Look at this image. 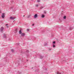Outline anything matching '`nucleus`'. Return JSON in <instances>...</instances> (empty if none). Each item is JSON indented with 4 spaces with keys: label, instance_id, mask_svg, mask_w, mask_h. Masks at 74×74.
I'll return each mask as SVG.
<instances>
[{
    "label": "nucleus",
    "instance_id": "nucleus-19",
    "mask_svg": "<svg viewBox=\"0 0 74 74\" xmlns=\"http://www.w3.org/2000/svg\"><path fill=\"white\" fill-rule=\"evenodd\" d=\"M11 51H12V52H14V49H11Z\"/></svg>",
    "mask_w": 74,
    "mask_h": 74
},
{
    "label": "nucleus",
    "instance_id": "nucleus-4",
    "mask_svg": "<svg viewBox=\"0 0 74 74\" xmlns=\"http://www.w3.org/2000/svg\"><path fill=\"white\" fill-rule=\"evenodd\" d=\"M21 35L22 37H23L25 36V33H21Z\"/></svg>",
    "mask_w": 74,
    "mask_h": 74
},
{
    "label": "nucleus",
    "instance_id": "nucleus-8",
    "mask_svg": "<svg viewBox=\"0 0 74 74\" xmlns=\"http://www.w3.org/2000/svg\"><path fill=\"white\" fill-rule=\"evenodd\" d=\"M19 33L20 34H22V31L21 30H20V31H19Z\"/></svg>",
    "mask_w": 74,
    "mask_h": 74
},
{
    "label": "nucleus",
    "instance_id": "nucleus-31",
    "mask_svg": "<svg viewBox=\"0 0 74 74\" xmlns=\"http://www.w3.org/2000/svg\"><path fill=\"white\" fill-rule=\"evenodd\" d=\"M24 16V17L25 16V15H24V16Z\"/></svg>",
    "mask_w": 74,
    "mask_h": 74
},
{
    "label": "nucleus",
    "instance_id": "nucleus-34",
    "mask_svg": "<svg viewBox=\"0 0 74 74\" xmlns=\"http://www.w3.org/2000/svg\"><path fill=\"white\" fill-rule=\"evenodd\" d=\"M13 22H14V21H13Z\"/></svg>",
    "mask_w": 74,
    "mask_h": 74
},
{
    "label": "nucleus",
    "instance_id": "nucleus-23",
    "mask_svg": "<svg viewBox=\"0 0 74 74\" xmlns=\"http://www.w3.org/2000/svg\"><path fill=\"white\" fill-rule=\"evenodd\" d=\"M44 8V7H41L40 8V9H42V8Z\"/></svg>",
    "mask_w": 74,
    "mask_h": 74
},
{
    "label": "nucleus",
    "instance_id": "nucleus-25",
    "mask_svg": "<svg viewBox=\"0 0 74 74\" xmlns=\"http://www.w3.org/2000/svg\"><path fill=\"white\" fill-rule=\"evenodd\" d=\"M18 74H21V72H18Z\"/></svg>",
    "mask_w": 74,
    "mask_h": 74
},
{
    "label": "nucleus",
    "instance_id": "nucleus-35",
    "mask_svg": "<svg viewBox=\"0 0 74 74\" xmlns=\"http://www.w3.org/2000/svg\"><path fill=\"white\" fill-rule=\"evenodd\" d=\"M33 68H32V69H33Z\"/></svg>",
    "mask_w": 74,
    "mask_h": 74
},
{
    "label": "nucleus",
    "instance_id": "nucleus-7",
    "mask_svg": "<svg viewBox=\"0 0 74 74\" xmlns=\"http://www.w3.org/2000/svg\"><path fill=\"white\" fill-rule=\"evenodd\" d=\"M45 17V15L44 14L42 15V18H44Z\"/></svg>",
    "mask_w": 74,
    "mask_h": 74
},
{
    "label": "nucleus",
    "instance_id": "nucleus-12",
    "mask_svg": "<svg viewBox=\"0 0 74 74\" xmlns=\"http://www.w3.org/2000/svg\"><path fill=\"white\" fill-rule=\"evenodd\" d=\"M18 31V29H16L15 30V33H17V31Z\"/></svg>",
    "mask_w": 74,
    "mask_h": 74
},
{
    "label": "nucleus",
    "instance_id": "nucleus-29",
    "mask_svg": "<svg viewBox=\"0 0 74 74\" xmlns=\"http://www.w3.org/2000/svg\"><path fill=\"white\" fill-rule=\"evenodd\" d=\"M34 24H32V26H34Z\"/></svg>",
    "mask_w": 74,
    "mask_h": 74
},
{
    "label": "nucleus",
    "instance_id": "nucleus-6",
    "mask_svg": "<svg viewBox=\"0 0 74 74\" xmlns=\"http://www.w3.org/2000/svg\"><path fill=\"white\" fill-rule=\"evenodd\" d=\"M3 37L4 38H6L7 37V36H6V35L5 34H3Z\"/></svg>",
    "mask_w": 74,
    "mask_h": 74
},
{
    "label": "nucleus",
    "instance_id": "nucleus-17",
    "mask_svg": "<svg viewBox=\"0 0 74 74\" xmlns=\"http://www.w3.org/2000/svg\"><path fill=\"white\" fill-rule=\"evenodd\" d=\"M55 42H56L55 41H54L53 42V44H55Z\"/></svg>",
    "mask_w": 74,
    "mask_h": 74
},
{
    "label": "nucleus",
    "instance_id": "nucleus-16",
    "mask_svg": "<svg viewBox=\"0 0 74 74\" xmlns=\"http://www.w3.org/2000/svg\"><path fill=\"white\" fill-rule=\"evenodd\" d=\"M47 13V12H46V11H44V14H46Z\"/></svg>",
    "mask_w": 74,
    "mask_h": 74
},
{
    "label": "nucleus",
    "instance_id": "nucleus-11",
    "mask_svg": "<svg viewBox=\"0 0 74 74\" xmlns=\"http://www.w3.org/2000/svg\"><path fill=\"white\" fill-rule=\"evenodd\" d=\"M63 18L64 19H66V16H64V17H63Z\"/></svg>",
    "mask_w": 74,
    "mask_h": 74
},
{
    "label": "nucleus",
    "instance_id": "nucleus-5",
    "mask_svg": "<svg viewBox=\"0 0 74 74\" xmlns=\"http://www.w3.org/2000/svg\"><path fill=\"white\" fill-rule=\"evenodd\" d=\"M37 16H38L37 14H35L34 16V18H37Z\"/></svg>",
    "mask_w": 74,
    "mask_h": 74
},
{
    "label": "nucleus",
    "instance_id": "nucleus-26",
    "mask_svg": "<svg viewBox=\"0 0 74 74\" xmlns=\"http://www.w3.org/2000/svg\"><path fill=\"white\" fill-rule=\"evenodd\" d=\"M12 8H13L12 7H10V9H12Z\"/></svg>",
    "mask_w": 74,
    "mask_h": 74
},
{
    "label": "nucleus",
    "instance_id": "nucleus-22",
    "mask_svg": "<svg viewBox=\"0 0 74 74\" xmlns=\"http://www.w3.org/2000/svg\"><path fill=\"white\" fill-rule=\"evenodd\" d=\"M36 7H38V4H36Z\"/></svg>",
    "mask_w": 74,
    "mask_h": 74
},
{
    "label": "nucleus",
    "instance_id": "nucleus-3",
    "mask_svg": "<svg viewBox=\"0 0 74 74\" xmlns=\"http://www.w3.org/2000/svg\"><path fill=\"white\" fill-rule=\"evenodd\" d=\"M10 19H12V20H14V19H15V18L12 17H10Z\"/></svg>",
    "mask_w": 74,
    "mask_h": 74
},
{
    "label": "nucleus",
    "instance_id": "nucleus-18",
    "mask_svg": "<svg viewBox=\"0 0 74 74\" xmlns=\"http://www.w3.org/2000/svg\"><path fill=\"white\" fill-rule=\"evenodd\" d=\"M57 74H61V73L59 72H57Z\"/></svg>",
    "mask_w": 74,
    "mask_h": 74
},
{
    "label": "nucleus",
    "instance_id": "nucleus-24",
    "mask_svg": "<svg viewBox=\"0 0 74 74\" xmlns=\"http://www.w3.org/2000/svg\"><path fill=\"white\" fill-rule=\"evenodd\" d=\"M27 32H29V29H27Z\"/></svg>",
    "mask_w": 74,
    "mask_h": 74
},
{
    "label": "nucleus",
    "instance_id": "nucleus-27",
    "mask_svg": "<svg viewBox=\"0 0 74 74\" xmlns=\"http://www.w3.org/2000/svg\"><path fill=\"white\" fill-rule=\"evenodd\" d=\"M8 24H6L5 25V26H8Z\"/></svg>",
    "mask_w": 74,
    "mask_h": 74
},
{
    "label": "nucleus",
    "instance_id": "nucleus-10",
    "mask_svg": "<svg viewBox=\"0 0 74 74\" xmlns=\"http://www.w3.org/2000/svg\"><path fill=\"white\" fill-rule=\"evenodd\" d=\"M72 29H73V28H72V27H69V30H72Z\"/></svg>",
    "mask_w": 74,
    "mask_h": 74
},
{
    "label": "nucleus",
    "instance_id": "nucleus-1",
    "mask_svg": "<svg viewBox=\"0 0 74 74\" xmlns=\"http://www.w3.org/2000/svg\"><path fill=\"white\" fill-rule=\"evenodd\" d=\"M3 29H4V27H1V29H0V31H1V33H3Z\"/></svg>",
    "mask_w": 74,
    "mask_h": 74
},
{
    "label": "nucleus",
    "instance_id": "nucleus-20",
    "mask_svg": "<svg viewBox=\"0 0 74 74\" xmlns=\"http://www.w3.org/2000/svg\"><path fill=\"white\" fill-rule=\"evenodd\" d=\"M46 45H47V43H46L44 45V46H46Z\"/></svg>",
    "mask_w": 74,
    "mask_h": 74
},
{
    "label": "nucleus",
    "instance_id": "nucleus-13",
    "mask_svg": "<svg viewBox=\"0 0 74 74\" xmlns=\"http://www.w3.org/2000/svg\"><path fill=\"white\" fill-rule=\"evenodd\" d=\"M30 15H28L27 16V18H30Z\"/></svg>",
    "mask_w": 74,
    "mask_h": 74
},
{
    "label": "nucleus",
    "instance_id": "nucleus-32",
    "mask_svg": "<svg viewBox=\"0 0 74 74\" xmlns=\"http://www.w3.org/2000/svg\"><path fill=\"white\" fill-rule=\"evenodd\" d=\"M27 60V61H28V60Z\"/></svg>",
    "mask_w": 74,
    "mask_h": 74
},
{
    "label": "nucleus",
    "instance_id": "nucleus-9",
    "mask_svg": "<svg viewBox=\"0 0 74 74\" xmlns=\"http://www.w3.org/2000/svg\"><path fill=\"white\" fill-rule=\"evenodd\" d=\"M40 59H42V58H43V56H40Z\"/></svg>",
    "mask_w": 74,
    "mask_h": 74
},
{
    "label": "nucleus",
    "instance_id": "nucleus-2",
    "mask_svg": "<svg viewBox=\"0 0 74 74\" xmlns=\"http://www.w3.org/2000/svg\"><path fill=\"white\" fill-rule=\"evenodd\" d=\"M1 17H2V18H3V19L4 18V17H5V13H3L2 14V15L1 16Z\"/></svg>",
    "mask_w": 74,
    "mask_h": 74
},
{
    "label": "nucleus",
    "instance_id": "nucleus-14",
    "mask_svg": "<svg viewBox=\"0 0 74 74\" xmlns=\"http://www.w3.org/2000/svg\"><path fill=\"white\" fill-rule=\"evenodd\" d=\"M37 1L38 2V3H39V2H40V0H37Z\"/></svg>",
    "mask_w": 74,
    "mask_h": 74
},
{
    "label": "nucleus",
    "instance_id": "nucleus-33",
    "mask_svg": "<svg viewBox=\"0 0 74 74\" xmlns=\"http://www.w3.org/2000/svg\"><path fill=\"white\" fill-rule=\"evenodd\" d=\"M1 13V12H0V13Z\"/></svg>",
    "mask_w": 74,
    "mask_h": 74
},
{
    "label": "nucleus",
    "instance_id": "nucleus-15",
    "mask_svg": "<svg viewBox=\"0 0 74 74\" xmlns=\"http://www.w3.org/2000/svg\"><path fill=\"white\" fill-rule=\"evenodd\" d=\"M55 45H53V48H55Z\"/></svg>",
    "mask_w": 74,
    "mask_h": 74
},
{
    "label": "nucleus",
    "instance_id": "nucleus-28",
    "mask_svg": "<svg viewBox=\"0 0 74 74\" xmlns=\"http://www.w3.org/2000/svg\"><path fill=\"white\" fill-rule=\"evenodd\" d=\"M49 51H51V49H49Z\"/></svg>",
    "mask_w": 74,
    "mask_h": 74
},
{
    "label": "nucleus",
    "instance_id": "nucleus-21",
    "mask_svg": "<svg viewBox=\"0 0 74 74\" xmlns=\"http://www.w3.org/2000/svg\"><path fill=\"white\" fill-rule=\"evenodd\" d=\"M26 52H27V53L29 52V50H27L26 51Z\"/></svg>",
    "mask_w": 74,
    "mask_h": 74
},
{
    "label": "nucleus",
    "instance_id": "nucleus-30",
    "mask_svg": "<svg viewBox=\"0 0 74 74\" xmlns=\"http://www.w3.org/2000/svg\"><path fill=\"white\" fill-rule=\"evenodd\" d=\"M6 27H8V26H7Z\"/></svg>",
    "mask_w": 74,
    "mask_h": 74
}]
</instances>
